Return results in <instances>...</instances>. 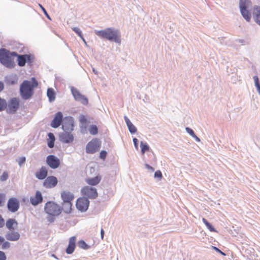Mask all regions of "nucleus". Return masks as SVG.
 Returning <instances> with one entry per match:
<instances>
[{
    "mask_svg": "<svg viewBox=\"0 0 260 260\" xmlns=\"http://www.w3.org/2000/svg\"><path fill=\"white\" fill-rule=\"evenodd\" d=\"M38 86V83L34 77L31 81L25 80L21 84L20 92L22 98L24 100L30 99L34 94V89Z\"/></svg>",
    "mask_w": 260,
    "mask_h": 260,
    "instance_id": "nucleus-1",
    "label": "nucleus"
},
{
    "mask_svg": "<svg viewBox=\"0 0 260 260\" xmlns=\"http://www.w3.org/2000/svg\"><path fill=\"white\" fill-rule=\"evenodd\" d=\"M44 210L47 214V219L49 222L55 220L56 217L59 216L62 211L60 206L54 202L49 201L46 203Z\"/></svg>",
    "mask_w": 260,
    "mask_h": 260,
    "instance_id": "nucleus-2",
    "label": "nucleus"
},
{
    "mask_svg": "<svg viewBox=\"0 0 260 260\" xmlns=\"http://www.w3.org/2000/svg\"><path fill=\"white\" fill-rule=\"evenodd\" d=\"M16 55L17 53L15 52H11L6 49H0V62L7 68H13L15 64L12 56Z\"/></svg>",
    "mask_w": 260,
    "mask_h": 260,
    "instance_id": "nucleus-3",
    "label": "nucleus"
},
{
    "mask_svg": "<svg viewBox=\"0 0 260 260\" xmlns=\"http://www.w3.org/2000/svg\"><path fill=\"white\" fill-rule=\"evenodd\" d=\"M96 34L98 36L109 41H113L118 43H120V36L119 31L111 28H107L104 30L97 31Z\"/></svg>",
    "mask_w": 260,
    "mask_h": 260,
    "instance_id": "nucleus-4",
    "label": "nucleus"
},
{
    "mask_svg": "<svg viewBox=\"0 0 260 260\" xmlns=\"http://www.w3.org/2000/svg\"><path fill=\"white\" fill-rule=\"evenodd\" d=\"M20 107V100L17 98H12L7 103L5 110L8 114H14Z\"/></svg>",
    "mask_w": 260,
    "mask_h": 260,
    "instance_id": "nucleus-5",
    "label": "nucleus"
},
{
    "mask_svg": "<svg viewBox=\"0 0 260 260\" xmlns=\"http://www.w3.org/2000/svg\"><path fill=\"white\" fill-rule=\"evenodd\" d=\"M250 4L249 0H240L239 7L240 12L244 18L248 22L251 20V13L247 10L248 6Z\"/></svg>",
    "mask_w": 260,
    "mask_h": 260,
    "instance_id": "nucleus-6",
    "label": "nucleus"
},
{
    "mask_svg": "<svg viewBox=\"0 0 260 260\" xmlns=\"http://www.w3.org/2000/svg\"><path fill=\"white\" fill-rule=\"evenodd\" d=\"M81 192L84 197L91 199H95L98 196L96 188L88 186L83 187L81 190Z\"/></svg>",
    "mask_w": 260,
    "mask_h": 260,
    "instance_id": "nucleus-7",
    "label": "nucleus"
},
{
    "mask_svg": "<svg viewBox=\"0 0 260 260\" xmlns=\"http://www.w3.org/2000/svg\"><path fill=\"white\" fill-rule=\"evenodd\" d=\"M101 143L96 139H92L86 145V151L87 153L93 154L99 150Z\"/></svg>",
    "mask_w": 260,
    "mask_h": 260,
    "instance_id": "nucleus-8",
    "label": "nucleus"
},
{
    "mask_svg": "<svg viewBox=\"0 0 260 260\" xmlns=\"http://www.w3.org/2000/svg\"><path fill=\"white\" fill-rule=\"evenodd\" d=\"M46 163L50 168L55 169L59 167L60 161L56 156L49 155L46 157Z\"/></svg>",
    "mask_w": 260,
    "mask_h": 260,
    "instance_id": "nucleus-9",
    "label": "nucleus"
},
{
    "mask_svg": "<svg viewBox=\"0 0 260 260\" xmlns=\"http://www.w3.org/2000/svg\"><path fill=\"white\" fill-rule=\"evenodd\" d=\"M16 56L17 57L18 64L20 67H23L25 66L26 62L31 63L33 61L34 57L32 55L29 54L25 55H18Z\"/></svg>",
    "mask_w": 260,
    "mask_h": 260,
    "instance_id": "nucleus-10",
    "label": "nucleus"
},
{
    "mask_svg": "<svg viewBox=\"0 0 260 260\" xmlns=\"http://www.w3.org/2000/svg\"><path fill=\"white\" fill-rule=\"evenodd\" d=\"M89 201L86 198H80L76 202L77 208L82 211H86L89 206Z\"/></svg>",
    "mask_w": 260,
    "mask_h": 260,
    "instance_id": "nucleus-11",
    "label": "nucleus"
},
{
    "mask_svg": "<svg viewBox=\"0 0 260 260\" xmlns=\"http://www.w3.org/2000/svg\"><path fill=\"white\" fill-rule=\"evenodd\" d=\"M71 90L72 94L76 101L81 102L82 104L85 105L88 104V101L87 98L81 94L77 89L72 88Z\"/></svg>",
    "mask_w": 260,
    "mask_h": 260,
    "instance_id": "nucleus-12",
    "label": "nucleus"
},
{
    "mask_svg": "<svg viewBox=\"0 0 260 260\" xmlns=\"http://www.w3.org/2000/svg\"><path fill=\"white\" fill-rule=\"evenodd\" d=\"M7 207L8 210L12 212H16L19 208V200L15 198H10L8 202Z\"/></svg>",
    "mask_w": 260,
    "mask_h": 260,
    "instance_id": "nucleus-13",
    "label": "nucleus"
},
{
    "mask_svg": "<svg viewBox=\"0 0 260 260\" xmlns=\"http://www.w3.org/2000/svg\"><path fill=\"white\" fill-rule=\"evenodd\" d=\"M57 178L53 176H50L46 178L43 182V186L47 188H51L55 187L57 184Z\"/></svg>",
    "mask_w": 260,
    "mask_h": 260,
    "instance_id": "nucleus-14",
    "label": "nucleus"
},
{
    "mask_svg": "<svg viewBox=\"0 0 260 260\" xmlns=\"http://www.w3.org/2000/svg\"><path fill=\"white\" fill-rule=\"evenodd\" d=\"M62 127L65 132L72 131L74 127L73 118L71 117H65L63 120Z\"/></svg>",
    "mask_w": 260,
    "mask_h": 260,
    "instance_id": "nucleus-15",
    "label": "nucleus"
},
{
    "mask_svg": "<svg viewBox=\"0 0 260 260\" xmlns=\"http://www.w3.org/2000/svg\"><path fill=\"white\" fill-rule=\"evenodd\" d=\"M63 115L61 112L56 113L51 123V126L53 128H57L60 126L62 121Z\"/></svg>",
    "mask_w": 260,
    "mask_h": 260,
    "instance_id": "nucleus-16",
    "label": "nucleus"
},
{
    "mask_svg": "<svg viewBox=\"0 0 260 260\" xmlns=\"http://www.w3.org/2000/svg\"><path fill=\"white\" fill-rule=\"evenodd\" d=\"M59 140L63 143H70L73 141L74 137L70 133L64 131L59 135Z\"/></svg>",
    "mask_w": 260,
    "mask_h": 260,
    "instance_id": "nucleus-17",
    "label": "nucleus"
},
{
    "mask_svg": "<svg viewBox=\"0 0 260 260\" xmlns=\"http://www.w3.org/2000/svg\"><path fill=\"white\" fill-rule=\"evenodd\" d=\"M43 201V197L41 192L37 190L36 194L34 196L31 197L30 198V202L34 206H36L41 203Z\"/></svg>",
    "mask_w": 260,
    "mask_h": 260,
    "instance_id": "nucleus-18",
    "label": "nucleus"
},
{
    "mask_svg": "<svg viewBox=\"0 0 260 260\" xmlns=\"http://www.w3.org/2000/svg\"><path fill=\"white\" fill-rule=\"evenodd\" d=\"M61 198L63 201V202H72L74 199V194L71 192L64 190L61 193Z\"/></svg>",
    "mask_w": 260,
    "mask_h": 260,
    "instance_id": "nucleus-19",
    "label": "nucleus"
},
{
    "mask_svg": "<svg viewBox=\"0 0 260 260\" xmlns=\"http://www.w3.org/2000/svg\"><path fill=\"white\" fill-rule=\"evenodd\" d=\"M48 175V171L45 167H42L38 171L35 173V176L39 180H43L45 179Z\"/></svg>",
    "mask_w": 260,
    "mask_h": 260,
    "instance_id": "nucleus-20",
    "label": "nucleus"
},
{
    "mask_svg": "<svg viewBox=\"0 0 260 260\" xmlns=\"http://www.w3.org/2000/svg\"><path fill=\"white\" fill-rule=\"evenodd\" d=\"M76 238L75 236L70 238L69 245L66 249V252L68 254H72L75 248Z\"/></svg>",
    "mask_w": 260,
    "mask_h": 260,
    "instance_id": "nucleus-21",
    "label": "nucleus"
},
{
    "mask_svg": "<svg viewBox=\"0 0 260 260\" xmlns=\"http://www.w3.org/2000/svg\"><path fill=\"white\" fill-rule=\"evenodd\" d=\"M102 177L101 175H98L93 178H87L85 179L86 182L91 186H95L98 185L101 181Z\"/></svg>",
    "mask_w": 260,
    "mask_h": 260,
    "instance_id": "nucleus-22",
    "label": "nucleus"
},
{
    "mask_svg": "<svg viewBox=\"0 0 260 260\" xmlns=\"http://www.w3.org/2000/svg\"><path fill=\"white\" fill-rule=\"evenodd\" d=\"M252 14L255 22L260 25V6H255L253 7Z\"/></svg>",
    "mask_w": 260,
    "mask_h": 260,
    "instance_id": "nucleus-23",
    "label": "nucleus"
},
{
    "mask_svg": "<svg viewBox=\"0 0 260 260\" xmlns=\"http://www.w3.org/2000/svg\"><path fill=\"white\" fill-rule=\"evenodd\" d=\"M20 238V235L18 232L12 231L9 232L6 235V238L10 241H16Z\"/></svg>",
    "mask_w": 260,
    "mask_h": 260,
    "instance_id": "nucleus-24",
    "label": "nucleus"
},
{
    "mask_svg": "<svg viewBox=\"0 0 260 260\" xmlns=\"http://www.w3.org/2000/svg\"><path fill=\"white\" fill-rule=\"evenodd\" d=\"M18 78L16 75L7 77L5 79L6 84L8 85H13L17 83Z\"/></svg>",
    "mask_w": 260,
    "mask_h": 260,
    "instance_id": "nucleus-25",
    "label": "nucleus"
},
{
    "mask_svg": "<svg viewBox=\"0 0 260 260\" xmlns=\"http://www.w3.org/2000/svg\"><path fill=\"white\" fill-rule=\"evenodd\" d=\"M7 228L10 230H14L17 226V222L13 219H9L6 223Z\"/></svg>",
    "mask_w": 260,
    "mask_h": 260,
    "instance_id": "nucleus-26",
    "label": "nucleus"
},
{
    "mask_svg": "<svg viewBox=\"0 0 260 260\" xmlns=\"http://www.w3.org/2000/svg\"><path fill=\"white\" fill-rule=\"evenodd\" d=\"M124 120L128 128L129 131L132 134L136 133L137 131V128L135 125H133V124L131 122L129 119L126 116H124Z\"/></svg>",
    "mask_w": 260,
    "mask_h": 260,
    "instance_id": "nucleus-27",
    "label": "nucleus"
},
{
    "mask_svg": "<svg viewBox=\"0 0 260 260\" xmlns=\"http://www.w3.org/2000/svg\"><path fill=\"white\" fill-rule=\"evenodd\" d=\"M48 136V139L47 140V145L49 148H52L54 146V141L55 140V137L54 135L51 133H49Z\"/></svg>",
    "mask_w": 260,
    "mask_h": 260,
    "instance_id": "nucleus-28",
    "label": "nucleus"
},
{
    "mask_svg": "<svg viewBox=\"0 0 260 260\" xmlns=\"http://www.w3.org/2000/svg\"><path fill=\"white\" fill-rule=\"evenodd\" d=\"M72 202H63L62 208H61V209L63 210L65 213H70L72 211Z\"/></svg>",
    "mask_w": 260,
    "mask_h": 260,
    "instance_id": "nucleus-29",
    "label": "nucleus"
},
{
    "mask_svg": "<svg viewBox=\"0 0 260 260\" xmlns=\"http://www.w3.org/2000/svg\"><path fill=\"white\" fill-rule=\"evenodd\" d=\"M47 96L50 101H53L55 100V95L52 88H48L47 90Z\"/></svg>",
    "mask_w": 260,
    "mask_h": 260,
    "instance_id": "nucleus-30",
    "label": "nucleus"
},
{
    "mask_svg": "<svg viewBox=\"0 0 260 260\" xmlns=\"http://www.w3.org/2000/svg\"><path fill=\"white\" fill-rule=\"evenodd\" d=\"M202 221L210 232H217V231L205 218H203Z\"/></svg>",
    "mask_w": 260,
    "mask_h": 260,
    "instance_id": "nucleus-31",
    "label": "nucleus"
},
{
    "mask_svg": "<svg viewBox=\"0 0 260 260\" xmlns=\"http://www.w3.org/2000/svg\"><path fill=\"white\" fill-rule=\"evenodd\" d=\"M7 106V101L0 97V112L5 110Z\"/></svg>",
    "mask_w": 260,
    "mask_h": 260,
    "instance_id": "nucleus-32",
    "label": "nucleus"
},
{
    "mask_svg": "<svg viewBox=\"0 0 260 260\" xmlns=\"http://www.w3.org/2000/svg\"><path fill=\"white\" fill-rule=\"evenodd\" d=\"M89 131L90 134L93 135L97 134L98 132V128L95 125H91L89 127Z\"/></svg>",
    "mask_w": 260,
    "mask_h": 260,
    "instance_id": "nucleus-33",
    "label": "nucleus"
},
{
    "mask_svg": "<svg viewBox=\"0 0 260 260\" xmlns=\"http://www.w3.org/2000/svg\"><path fill=\"white\" fill-rule=\"evenodd\" d=\"M253 79L255 83V85L257 88V91L260 94V84L259 83V80L257 76H255L253 77Z\"/></svg>",
    "mask_w": 260,
    "mask_h": 260,
    "instance_id": "nucleus-34",
    "label": "nucleus"
},
{
    "mask_svg": "<svg viewBox=\"0 0 260 260\" xmlns=\"http://www.w3.org/2000/svg\"><path fill=\"white\" fill-rule=\"evenodd\" d=\"M72 29L82 39V40L85 42V40L84 39L81 30L78 27H73Z\"/></svg>",
    "mask_w": 260,
    "mask_h": 260,
    "instance_id": "nucleus-35",
    "label": "nucleus"
},
{
    "mask_svg": "<svg viewBox=\"0 0 260 260\" xmlns=\"http://www.w3.org/2000/svg\"><path fill=\"white\" fill-rule=\"evenodd\" d=\"M78 246L84 249H87L88 248L89 246L85 243V242L83 240H80L78 242Z\"/></svg>",
    "mask_w": 260,
    "mask_h": 260,
    "instance_id": "nucleus-36",
    "label": "nucleus"
},
{
    "mask_svg": "<svg viewBox=\"0 0 260 260\" xmlns=\"http://www.w3.org/2000/svg\"><path fill=\"white\" fill-rule=\"evenodd\" d=\"M141 151L143 154H144L145 151L149 150V147L146 143H144L142 142H141Z\"/></svg>",
    "mask_w": 260,
    "mask_h": 260,
    "instance_id": "nucleus-37",
    "label": "nucleus"
},
{
    "mask_svg": "<svg viewBox=\"0 0 260 260\" xmlns=\"http://www.w3.org/2000/svg\"><path fill=\"white\" fill-rule=\"evenodd\" d=\"M9 175L7 172H4L3 174L0 176V180L5 181L8 178Z\"/></svg>",
    "mask_w": 260,
    "mask_h": 260,
    "instance_id": "nucleus-38",
    "label": "nucleus"
},
{
    "mask_svg": "<svg viewBox=\"0 0 260 260\" xmlns=\"http://www.w3.org/2000/svg\"><path fill=\"white\" fill-rule=\"evenodd\" d=\"M5 201V194L0 193V206H2Z\"/></svg>",
    "mask_w": 260,
    "mask_h": 260,
    "instance_id": "nucleus-39",
    "label": "nucleus"
},
{
    "mask_svg": "<svg viewBox=\"0 0 260 260\" xmlns=\"http://www.w3.org/2000/svg\"><path fill=\"white\" fill-rule=\"evenodd\" d=\"M25 160L26 158L25 157H21L18 159L17 162L20 166H21L25 162Z\"/></svg>",
    "mask_w": 260,
    "mask_h": 260,
    "instance_id": "nucleus-40",
    "label": "nucleus"
},
{
    "mask_svg": "<svg viewBox=\"0 0 260 260\" xmlns=\"http://www.w3.org/2000/svg\"><path fill=\"white\" fill-rule=\"evenodd\" d=\"M162 177V173L160 171L157 170L154 173V177L161 179Z\"/></svg>",
    "mask_w": 260,
    "mask_h": 260,
    "instance_id": "nucleus-41",
    "label": "nucleus"
},
{
    "mask_svg": "<svg viewBox=\"0 0 260 260\" xmlns=\"http://www.w3.org/2000/svg\"><path fill=\"white\" fill-rule=\"evenodd\" d=\"M107 156V152L106 151H101L100 154V157L103 159H105Z\"/></svg>",
    "mask_w": 260,
    "mask_h": 260,
    "instance_id": "nucleus-42",
    "label": "nucleus"
},
{
    "mask_svg": "<svg viewBox=\"0 0 260 260\" xmlns=\"http://www.w3.org/2000/svg\"><path fill=\"white\" fill-rule=\"evenodd\" d=\"M186 132L192 137L195 135V134L192 129H190L189 127H186L185 128Z\"/></svg>",
    "mask_w": 260,
    "mask_h": 260,
    "instance_id": "nucleus-43",
    "label": "nucleus"
},
{
    "mask_svg": "<svg viewBox=\"0 0 260 260\" xmlns=\"http://www.w3.org/2000/svg\"><path fill=\"white\" fill-rule=\"evenodd\" d=\"M10 247V243L8 242H4L2 243V248L6 249Z\"/></svg>",
    "mask_w": 260,
    "mask_h": 260,
    "instance_id": "nucleus-44",
    "label": "nucleus"
},
{
    "mask_svg": "<svg viewBox=\"0 0 260 260\" xmlns=\"http://www.w3.org/2000/svg\"><path fill=\"white\" fill-rule=\"evenodd\" d=\"M6 256L5 255V253L0 251V260H6Z\"/></svg>",
    "mask_w": 260,
    "mask_h": 260,
    "instance_id": "nucleus-45",
    "label": "nucleus"
},
{
    "mask_svg": "<svg viewBox=\"0 0 260 260\" xmlns=\"http://www.w3.org/2000/svg\"><path fill=\"white\" fill-rule=\"evenodd\" d=\"M5 225V221L4 219L0 215V228H2Z\"/></svg>",
    "mask_w": 260,
    "mask_h": 260,
    "instance_id": "nucleus-46",
    "label": "nucleus"
},
{
    "mask_svg": "<svg viewBox=\"0 0 260 260\" xmlns=\"http://www.w3.org/2000/svg\"><path fill=\"white\" fill-rule=\"evenodd\" d=\"M39 7L41 8V9L42 10L43 13H44L45 15H47V12L46 11V10H45V9L42 6V5L41 4H39Z\"/></svg>",
    "mask_w": 260,
    "mask_h": 260,
    "instance_id": "nucleus-47",
    "label": "nucleus"
},
{
    "mask_svg": "<svg viewBox=\"0 0 260 260\" xmlns=\"http://www.w3.org/2000/svg\"><path fill=\"white\" fill-rule=\"evenodd\" d=\"M213 249H215L216 251L220 253L221 254L225 255V253L223 252H222L221 250H220L218 248L216 247H213Z\"/></svg>",
    "mask_w": 260,
    "mask_h": 260,
    "instance_id": "nucleus-48",
    "label": "nucleus"
},
{
    "mask_svg": "<svg viewBox=\"0 0 260 260\" xmlns=\"http://www.w3.org/2000/svg\"><path fill=\"white\" fill-rule=\"evenodd\" d=\"M133 142H134V145L135 146V147L136 148L138 147V140L137 138H134L133 139Z\"/></svg>",
    "mask_w": 260,
    "mask_h": 260,
    "instance_id": "nucleus-49",
    "label": "nucleus"
},
{
    "mask_svg": "<svg viewBox=\"0 0 260 260\" xmlns=\"http://www.w3.org/2000/svg\"><path fill=\"white\" fill-rule=\"evenodd\" d=\"M4 88V83L0 81V92L3 90Z\"/></svg>",
    "mask_w": 260,
    "mask_h": 260,
    "instance_id": "nucleus-50",
    "label": "nucleus"
},
{
    "mask_svg": "<svg viewBox=\"0 0 260 260\" xmlns=\"http://www.w3.org/2000/svg\"><path fill=\"white\" fill-rule=\"evenodd\" d=\"M101 238L102 239H104V231L103 229L101 230Z\"/></svg>",
    "mask_w": 260,
    "mask_h": 260,
    "instance_id": "nucleus-51",
    "label": "nucleus"
},
{
    "mask_svg": "<svg viewBox=\"0 0 260 260\" xmlns=\"http://www.w3.org/2000/svg\"><path fill=\"white\" fill-rule=\"evenodd\" d=\"M146 166L148 169L152 171H154V169L151 166H149V165H146Z\"/></svg>",
    "mask_w": 260,
    "mask_h": 260,
    "instance_id": "nucleus-52",
    "label": "nucleus"
},
{
    "mask_svg": "<svg viewBox=\"0 0 260 260\" xmlns=\"http://www.w3.org/2000/svg\"><path fill=\"white\" fill-rule=\"evenodd\" d=\"M5 241V239L0 236V245L2 244V243Z\"/></svg>",
    "mask_w": 260,
    "mask_h": 260,
    "instance_id": "nucleus-53",
    "label": "nucleus"
},
{
    "mask_svg": "<svg viewBox=\"0 0 260 260\" xmlns=\"http://www.w3.org/2000/svg\"><path fill=\"white\" fill-rule=\"evenodd\" d=\"M86 121V119L84 116H82L80 118V121L81 122H84Z\"/></svg>",
    "mask_w": 260,
    "mask_h": 260,
    "instance_id": "nucleus-54",
    "label": "nucleus"
},
{
    "mask_svg": "<svg viewBox=\"0 0 260 260\" xmlns=\"http://www.w3.org/2000/svg\"><path fill=\"white\" fill-rule=\"evenodd\" d=\"M193 138H194L197 142L200 141V138L198 137L196 135L193 137Z\"/></svg>",
    "mask_w": 260,
    "mask_h": 260,
    "instance_id": "nucleus-55",
    "label": "nucleus"
},
{
    "mask_svg": "<svg viewBox=\"0 0 260 260\" xmlns=\"http://www.w3.org/2000/svg\"><path fill=\"white\" fill-rule=\"evenodd\" d=\"M45 16L49 19H50V17L49 16V15H48V14L47 13V15H45Z\"/></svg>",
    "mask_w": 260,
    "mask_h": 260,
    "instance_id": "nucleus-56",
    "label": "nucleus"
},
{
    "mask_svg": "<svg viewBox=\"0 0 260 260\" xmlns=\"http://www.w3.org/2000/svg\"><path fill=\"white\" fill-rule=\"evenodd\" d=\"M90 170H91H91H93V171H94V169L93 168H90Z\"/></svg>",
    "mask_w": 260,
    "mask_h": 260,
    "instance_id": "nucleus-57",
    "label": "nucleus"
}]
</instances>
